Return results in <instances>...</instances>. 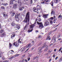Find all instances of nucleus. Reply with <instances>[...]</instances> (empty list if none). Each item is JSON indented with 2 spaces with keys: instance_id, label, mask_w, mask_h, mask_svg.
Segmentation results:
<instances>
[{
  "instance_id": "f257e3e1",
  "label": "nucleus",
  "mask_w": 62,
  "mask_h": 62,
  "mask_svg": "<svg viewBox=\"0 0 62 62\" xmlns=\"http://www.w3.org/2000/svg\"><path fill=\"white\" fill-rule=\"evenodd\" d=\"M30 19L29 12H28L26 14V16L25 19L24 21H23L24 23H27L26 24L25 27L24 28V29H25L26 28V27H27V26L29 25V20H30Z\"/></svg>"
},
{
  "instance_id": "a211bd4d",
  "label": "nucleus",
  "mask_w": 62,
  "mask_h": 62,
  "mask_svg": "<svg viewBox=\"0 0 62 62\" xmlns=\"http://www.w3.org/2000/svg\"><path fill=\"white\" fill-rule=\"evenodd\" d=\"M54 20L53 21V22L54 23H55V16H54Z\"/></svg>"
},
{
  "instance_id": "72a5a7b5",
  "label": "nucleus",
  "mask_w": 62,
  "mask_h": 62,
  "mask_svg": "<svg viewBox=\"0 0 62 62\" xmlns=\"http://www.w3.org/2000/svg\"><path fill=\"white\" fill-rule=\"evenodd\" d=\"M14 56H13L11 57L9 59H11L12 58H14Z\"/></svg>"
},
{
  "instance_id": "e2e57ef3",
  "label": "nucleus",
  "mask_w": 62,
  "mask_h": 62,
  "mask_svg": "<svg viewBox=\"0 0 62 62\" xmlns=\"http://www.w3.org/2000/svg\"><path fill=\"white\" fill-rule=\"evenodd\" d=\"M49 53H47L46 54V55H48V54H49Z\"/></svg>"
},
{
  "instance_id": "7ed1b4c3",
  "label": "nucleus",
  "mask_w": 62,
  "mask_h": 62,
  "mask_svg": "<svg viewBox=\"0 0 62 62\" xmlns=\"http://www.w3.org/2000/svg\"><path fill=\"white\" fill-rule=\"evenodd\" d=\"M34 24H35V23L33 24H32L30 25V29L28 31V32H31L32 31V30H33V27L35 26Z\"/></svg>"
},
{
  "instance_id": "ddd939ff",
  "label": "nucleus",
  "mask_w": 62,
  "mask_h": 62,
  "mask_svg": "<svg viewBox=\"0 0 62 62\" xmlns=\"http://www.w3.org/2000/svg\"><path fill=\"white\" fill-rule=\"evenodd\" d=\"M15 34H12L11 36V39H13L14 38V37H15Z\"/></svg>"
},
{
  "instance_id": "473e14b6",
  "label": "nucleus",
  "mask_w": 62,
  "mask_h": 62,
  "mask_svg": "<svg viewBox=\"0 0 62 62\" xmlns=\"http://www.w3.org/2000/svg\"><path fill=\"white\" fill-rule=\"evenodd\" d=\"M19 10H23V9H22V7H19Z\"/></svg>"
},
{
  "instance_id": "20e7f679",
  "label": "nucleus",
  "mask_w": 62,
  "mask_h": 62,
  "mask_svg": "<svg viewBox=\"0 0 62 62\" xmlns=\"http://www.w3.org/2000/svg\"><path fill=\"white\" fill-rule=\"evenodd\" d=\"M37 23L39 25V27L40 29L44 27L42 23H39V22H37Z\"/></svg>"
},
{
  "instance_id": "39448f33",
  "label": "nucleus",
  "mask_w": 62,
  "mask_h": 62,
  "mask_svg": "<svg viewBox=\"0 0 62 62\" xmlns=\"http://www.w3.org/2000/svg\"><path fill=\"white\" fill-rule=\"evenodd\" d=\"M17 4H16L13 5V8L15 9L17 8Z\"/></svg>"
},
{
  "instance_id": "09e8293b",
  "label": "nucleus",
  "mask_w": 62,
  "mask_h": 62,
  "mask_svg": "<svg viewBox=\"0 0 62 62\" xmlns=\"http://www.w3.org/2000/svg\"><path fill=\"white\" fill-rule=\"evenodd\" d=\"M5 59H6V58H5V57H3L2 59L3 60H5Z\"/></svg>"
},
{
  "instance_id": "a878e982",
  "label": "nucleus",
  "mask_w": 62,
  "mask_h": 62,
  "mask_svg": "<svg viewBox=\"0 0 62 62\" xmlns=\"http://www.w3.org/2000/svg\"><path fill=\"white\" fill-rule=\"evenodd\" d=\"M15 13L14 12L13 13H12V16L13 17V16H14V15H15Z\"/></svg>"
},
{
  "instance_id": "5fc2aeb1",
  "label": "nucleus",
  "mask_w": 62,
  "mask_h": 62,
  "mask_svg": "<svg viewBox=\"0 0 62 62\" xmlns=\"http://www.w3.org/2000/svg\"><path fill=\"white\" fill-rule=\"evenodd\" d=\"M53 57H54V58L55 57V54H54L53 55Z\"/></svg>"
},
{
  "instance_id": "9d476101",
  "label": "nucleus",
  "mask_w": 62,
  "mask_h": 62,
  "mask_svg": "<svg viewBox=\"0 0 62 62\" xmlns=\"http://www.w3.org/2000/svg\"><path fill=\"white\" fill-rule=\"evenodd\" d=\"M31 43L29 44L26 47V48H28V47H30V48L31 46Z\"/></svg>"
},
{
  "instance_id": "603ef678",
  "label": "nucleus",
  "mask_w": 62,
  "mask_h": 62,
  "mask_svg": "<svg viewBox=\"0 0 62 62\" xmlns=\"http://www.w3.org/2000/svg\"><path fill=\"white\" fill-rule=\"evenodd\" d=\"M61 17V15H59L58 16V19H59V17Z\"/></svg>"
},
{
  "instance_id": "3c124183",
  "label": "nucleus",
  "mask_w": 62,
  "mask_h": 62,
  "mask_svg": "<svg viewBox=\"0 0 62 62\" xmlns=\"http://www.w3.org/2000/svg\"><path fill=\"white\" fill-rule=\"evenodd\" d=\"M41 19L40 18H39V22H40V21H41Z\"/></svg>"
},
{
  "instance_id": "5701e85b",
  "label": "nucleus",
  "mask_w": 62,
  "mask_h": 62,
  "mask_svg": "<svg viewBox=\"0 0 62 62\" xmlns=\"http://www.w3.org/2000/svg\"><path fill=\"white\" fill-rule=\"evenodd\" d=\"M3 32H4V30H1L0 31V33H3Z\"/></svg>"
},
{
  "instance_id": "2f4dec72",
  "label": "nucleus",
  "mask_w": 62,
  "mask_h": 62,
  "mask_svg": "<svg viewBox=\"0 0 62 62\" xmlns=\"http://www.w3.org/2000/svg\"><path fill=\"white\" fill-rule=\"evenodd\" d=\"M1 9H5V7H3V6H2L1 7Z\"/></svg>"
},
{
  "instance_id": "412c9836",
  "label": "nucleus",
  "mask_w": 62,
  "mask_h": 62,
  "mask_svg": "<svg viewBox=\"0 0 62 62\" xmlns=\"http://www.w3.org/2000/svg\"><path fill=\"white\" fill-rule=\"evenodd\" d=\"M58 0H54V2L56 3H57Z\"/></svg>"
},
{
  "instance_id": "aec40b11",
  "label": "nucleus",
  "mask_w": 62,
  "mask_h": 62,
  "mask_svg": "<svg viewBox=\"0 0 62 62\" xmlns=\"http://www.w3.org/2000/svg\"><path fill=\"white\" fill-rule=\"evenodd\" d=\"M62 47H61L60 49H59V50L58 52H60V51H61L62 50Z\"/></svg>"
},
{
  "instance_id": "58836bf2",
  "label": "nucleus",
  "mask_w": 62,
  "mask_h": 62,
  "mask_svg": "<svg viewBox=\"0 0 62 62\" xmlns=\"http://www.w3.org/2000/svg\"><path fill=\"white\" fill-rule=\"evenodd\" d=\"M50 23H51V24H53V21H52V20L50 21Z\"/></svg>"
},
{
  "instance_id": "4d7b16f0",
  "label": "nucleus",
  "mask_w": 62,
  "mask_h": 62,
  "mask_svg": "<svg viewBox=\"0 0 62 62\" xmlns=\"http://www.w3.org/2000/svg\"><path fill=\"white\" fill-rule=\"evenodd\" d=\"M57 58H58V57H57L55 58V60H56L57 59Z\"/></svg>"
},
{
  "instance_id": "864d4df0",
  "label": "nucleus",
  "mask_w": 62,
  "mask_h": 62,
  "mask_svg": "<svg viewBox=\"0 0 62 62\" xmlns=\"http://www.w3.org/2000/svg\"><path fill=\"white\" fill-rule=\"evenodd\" d=\"M32 0H31V4H32Z\"/></svg>"
},
{
  "instance_id": "f03ea898",
  "label": "nucleus",
  "mask_w": 62,
  "mask_h": 62,
  "mask_svg": "<svg viewBox=\"0 0 62 62\" xmlns=\"http://www.w3.org/2000/svg\"><path fill=\"white\" fill-rule=\"evenodd\" d=\"M45 47H46V49H48V46H47V45H44V46H42L41 47H40L39 48V53H41L42 51H41V49H43V48H45Z\"/></svg>"
},
{
  "instance_id": "4c0bfd02",
  "label": "nucleus",
  "mask_w": 62,
  "mask_h": 62,
  "mask_svg": "<svg viewBox=\"0 0 62 62\" xmlns=\"http://www.w3.org/2000/svg\"><path fill=\"white\" fill-rule=\"evenodd\" d=\"M37 7L38 8H40V6L39 5H37Z\"/></svg>"
},
{
  "instance_id": "79ce46f5",
  "label": "nucleus",
  "mask_w": 62,
  "mask_h": 62,
  "mask_svg": "<svg viewBox=\"0 0 62 62\" xmlns=\"http://www.w3.org/2000/svg\"><path fill=\"white\" fill-rule=\"evenodd\" d=\"M32 43H33L32 44V46L33 45H34V41H33L32 42Z\"/></svg>"
},
{
  "instance_id": "9b49d317",
  "label": "nucleus",
  "mask_w": 62,
  "mask_h": 62,
  "mask_svg": "<svg viewBox=\"0 0 62 62\" xmlns=\"http://www.w3.org/2000/svg\"><path fill=\"white\" fill-rule=\"evenodd\" d=\"M3 16L4 17H8V15L6 13H4L3 14Z\"/></svg>"
},
{
  "instance_id": "49530a36",
  "label": "nucleus",
  "mask_w": 62,
  "mask_h": 62,
  "mask_svg": "<svg viewBox=\"0 0 62 62\" xmlns=\"http://www.w3.org/2000/svg\"><path fill=\"white\" fill-rule=\"evenodd\" d=\"M37 58H37V57H34L33 58L34 59H37Z\"/></svg>"
},
{
  "instance_id": "052dcab7",
  "label": "nucleus",
  "mask_w": 62,
  "mask_h": 62,
  "mask_svg": "<svg viewBox=\"0 0 62 62\" xmlns=\"http://www.w3.org/2000/svg\"><path fill=\"white\" fill-rule=\"evenodd\" d=\"M30 58H29L28 59V61H29V60H30Z\"/></svg>"
},
{
  "instance_id": "69168bd1",
  "label": "nucleus",
  "mask_w": 62,
  "mask_h": 62,
  "mask_svg": "<svg viewBox=\"0 0 62 62\" xmlns=\"http://www.w3.org/2000/svg\"><path fill=\"white\" fill-rule=\"evenodd\" d=\"M54 52H55V51H56V49H54Z\"/></svg>"
},
{
  "instance_id": "cd10ccee",
  "label": "nucleus",
  "mask_w": 62,
  "mask_h": 62,
  "mask_svg": "<svg viewBox=\"0 0 62 62\" xmlns=\"http://www.w3.org/2000/svg\"><path fill=\"white\" fill-rule=\"evenodd\" d=\"M20 40H21V39H19L18 40V43H21V41H20Z\"/></svg>"
},
{
  "instance_id": "dca6fc26",
  "label": "nucleus",
  "mask_w": 62,
  "mask_h": 62,
  "mask_svg": "<svg viewBox=\"0 0 62 62\" xmlns=\"http://www.w3.org/2000/svg\"><path fill=\"white\" fill-rule=\"evenodd\" d=\"M3 54V53L1 52H0V57H1L2 56V55Z\"/></svg>"
},
{
  "instance_id": "6e6552de",
  "label": "nucleus",
  "mask_w": 62,
  "mask_h": 62,
  "mask_svg": "<svg viewBox=\"0 0 62 62\" xmlns=\"http://www.w3.org/2000/svg\"><path fill=\"white\" fill-rule=\"evenodd\" d=\"M13 45H15L16 47H18L19 46V43L15 42L13 43Z\"/></svg>"
},
{
  "instance_id": "b1692460",
  "label": "nucleus",
  "mask_w": 62,
  "mask_h": 62,
  "mask_svg": "<svg viewBox=\"0 0 62 62\" xmlns=\"http://www.w3.org/2000/svg\"><path fill=\"white\" fill-rule=\"evenodd\" d=\"M15 19H16V21H19V18L18 17L16 18Z\"/></svg>"
},
{
  "instance_id": "e433bc0d",
  "label": "nucleus",
  "mask_w": 62,
  "mask_h": 62,
  "mask_svg": "<svg viewBox=\"0 0 62 62\" xmlns=\"http://www.w3.org/2000/svg\"><path fill=\"white\" fill-rule=\"evenodd\" d=\"M48 53H49V54H50L52 52V51H50V50H48Z\"/></svg>"
},
{
  "instance_id": "bb28decb",
  "label": "nucleus",
  "mask_w": 62,
  "mask_h": 62,
  "mask_svg": "<svg viewBox=\"0 0 62 62\" xmlns=\"http://www.w3.org/2000/svg\"><path fill=\"white\" fill-rule=\"evenodd\" d=\"M6 35V33L4 32L3 34H2V36H5Z\"/></svg>"
},
{
  "instance_id": "f704fd0d",
  "label": "nucleus",
  "mask_w": 62,
  "mask_h": 62,
  "mask_svg": "<svg viewBox=\"0 0 62 62\" xmlns=\"http://www.w3.org/2000/svg\"><path fill=\"white\" fill-rule=\"evenodd\" d=\"M26 1L25 0H23L22 1L23 3V4H24V2H25Z\"/></svg>"
},
{
  "instance_id": "c03bdc74",
  "label": "nucleus",
  "mask_w": 62,
  "mask_h": 62,
  "mask_svg": "<svg viewBox=\"0 0 62 62\" xmlns=\"http://www.w3.org/2000/svg\"><path fill=\"white\" fill-rule=\"evenodd\" d=\"M47 50H48V49L46 48L44 50V52H46Z\"/></svg>"
},
{
  "instance_id": "c85d7f7f",
  "label": "nucleus",
  "mask_w": 62,
  "mask_h": 62,
  "mask_svg": "<svg viewBox=\"0 0 62 62\" xmlns=\"http://www.w3.org/2000/svg\"><path fill=\"white\" fill-rule=\"evenodd\" d=\"M12 26H14L15 25V24L14 23H11Z\"/></svg>"
},
{
  "instance_id": "bf43d9fd",
  "label": "nucleus",
  "mask_w": 62,
  "mask_h": 62,
  "mask_svg": "<svg viewBox=\"0 0 62 62\" xmlns=\"http://www.w3.org/2000/svg\"><path fill=\"white\" fill-rule=\"evenodd\" d=\"M25 62H27V60L26 59L25 60Z\"/></svg>"
},
{
  "instance_id": "ea45409f",
  "label": "nucleus",
  "mask_w": 62,
  "mask_h": 62,
  "mask_svg": "<svg viewBox=\"0 0 62 62\" xmlns=\"http://www.w3.org/2000/svg\"><path fill=\"white\" fill-rule=\"evenodd\" d=\"M26 48V47H25L23 49V50H22V52L24 51H25V48Z\"/></svg>"
},
{
  "instance_id": "338daca9",
  "label": "nucleus",
  "mask_w": 62,
  "mask_h": 62,
  "mask_svg": "<svg viewBox=\"0 0 62 62\" xmlns=\"http://www.w3.org/2000/svg\"><path fill=\"white\" fill-rule=\"evenodd\" d=\"M25 55H24L23 56V57H24V56H25Z\"/></svg>"
},
{
  "instance_id": "13d9d810",
  "label": "nucleus",
  "mask_w": 62,
  "mask_h": 62,
  "mask_svg": "<svg viewBox=\"0 0 62 62\" xmlns=\"http://www.w3.org/2000/svg\"><path fill=\"white\" fill-rule=\"evenodd\" d=\"M41 44V42H40L39 43V45H40Z\"/></svg>"
},
{
  "instance_id": "4be33fe9",
  "label": "nucleus",
  "mask_w": 62,
  "mask_h": 62,
  "mask_svg": "<svg viewBox=\"0 0 62 62\" xmlns=\"http://www.w3.org/2000/svg\"><path fill=\"white\" fill-rule=\"evenodd\" d=\"M24 4L26 5H28L29 4V3L28 2H26L25 3H24Z\"/></svg>"
},
{
  "instance_id": "680f3d73",
  "label": "nucleus",
  "mask_w": 62,
  "mask_h": 62,
  "mask_svg": "<svg viewBox=\"0 0 62 62\" xmlns=\"http://www.w3.org/2000/svg\"><path fill=\"white\" fill-rule=\"evenodd\" d=\"M45 1H44L43 2H42V4H44V3H45Z\"/></svg>"
},
{
  "instance_id": "a18cd8bd",
  "label": "nucleus",
  "mask_w": 62,
  "mask_h": 62,
  "mask_svg": "<svg viewBox=\"0 0 62 62\" xmlns=\"http://www.w3.org/2000/svg\"><path fill=\"white\" fill-rule=\"evenodd\" d=\"M60 35H59L57 37V38H59V37H60Z\"/></svg>"
},
{
  "instance_id": "774afa93",
  "label": "nucleus",
  "mask_w": 62,
  "mask_h": 62,
  "mask_svg": "<svg viewBox=\"0 0 62 62\" xmlns=\"http://www.w3.org/2000/svg\"><path fill=\"white\" fill-rule=\"evenodd\" d=\"M52 60V59H50L49 60V62H51V61Z\"/></svg>"
},
{
  "instance_id": "0eeeda50",
  "label": "nucleus",
  "mask_w": 62,
  "mask_h": 62,
  "mask_svg": "<svg viewBox=\"0 0 62 62\" xmlns=\"http://www.w3.org/2000/svg\"><path fill=\"white\" fill-rule=\"evenodd\" d=\"M20 15V14H16L15 16V18H18V17L19 16V15Z\"/></svg>"
},
{
  "instance_id": "6ab92c4d",
  "label": "nucleus",
  "mask_w": 62,
  "mask_h": 62,
  "mask_svg": "<svg viewBox=\"0 0 62 62\" xmlns=\"http://www.w3.org/2000/svg\"><path fill=\"white\" fill-rule=\"evenodd\" d=\"M46 39H48V40H50V39H51L50 38V36H48L47 37Z\"/></svg>"
},
{
  "instance_id": "de8ad7c7",
  "label": "nucleus",
  "mask_w": 62,
  "mask_h": 62,
  "mask_svg": "<svg viewBox=\"0 0 62 62\" xmlns=\"http://www.w3.org/2000/svg\"><path fill=\"white\" fill-rule=\"evenodd\" d=\"M8 61H8L5 60V61H3V62H8Z\"/></svg>"
},
{
  "instance_id": "1a4fd4ad",
  "label": "nucleus",
  "mask_w": 62,
  "mask_h": 62,
  "mask_svg": "<svg viewBox=\"0 0 62 62\" xmlns=\"http://www.w3.org/2000/svg\"><path fill=\"white\" fill-rule=\"evenodd\" d=\"M36 8H34L33 9V10L35 12H37V11H38V10H37V9H36Z\"/></svg>"
},
{
  "instance_id": "c756f323",
  "label": "nucleus",
  "mask_w": 62,
  "mask_h": 62,
  "mask_svg": "<svg viewBox=\"0 0 62 62\" xmlns=\"http://www.w3.org/2000/svg\"><path fill=\"white\" fill-rule=\"evenodd\" d=\"M9 46L10 48H11V47L12 46V45L11 43H10L9 44Z\"/></svg>"
},
{
  "instance_id": "f8f14e48",
  "label": "nucleus",
  "mask_w": 62,
  "mask_h": 62,
  "mask_svg": "<svg viewBox=\"0 0 62 62\" xmlns=\"http://www.w3.org/2000/svg\"><path fill=\"white\" fill-rule=\"evenodd\" d=\"M45 23L46 25L48 26L49 25V22H46Z\"/></svg>"
},
{
  "instance_id": "c9c22d12",
  "label": "nucleus",
  "mask_w": 62,
  "mask_h": 62,
  "mask_svg": "<svg viewBox=\"0 0 62 62\" xmlns=\"http://www.w3.org/2000/svg\"><path fill=\"white\" fill-rule=\"evenodd\" d=\"M54 19V18L53 17H51L50 18V20H53Z\"/></svg>"
},
{
  "instance_id": "4468645a",
  "label": "nucleus",
  "mask_w": 62,
  "mask_h": 62,
  "mask_svg": "<svg viewBox=\"0 0 62 62\" xmlns=\"http://www.w3.org/2000/svg\"><path fill=\"white\" fill-rule=\"evenodd\" d=\"M16 27L18 29H19L20 28V26L17 25L16 26Z\"/></svg>"
},
{
  "instance_id": "393cba45",
  "label": "nucleus",
  "mask_w": 62,
  "mask_h": 62,
  "mask_svg": "<svg viewBox=\"0 0 62 62\" xmlns=\"http://www.w3.org/2000/svg\"><path fill=\"white\" fill-rule=\"evenodd\" d=\"M19 55V54H16V55L14 56V57H16V56H18Z\"/></svg>"
},
{
  "instance_id": "7c9ffc66",
  "label": "nucleus",
  "mask_w": 62,
  "mask_h": 62,
  "mask_svg": "<svg viewBox=\"0 0 62 62\" xmlns=\"http://www.w3.org/2000/svg\"><path fill=\"white\" fill-rule=\"evenodd\" d=\"M61 61H62V57H61L60 59V60L59 61V62H61Z\"/></svg>"
},
{
  "instance_id": "8fccbe9b",
  "label": "nucleus",
  "mask_w": 62,
  "mask_h": 62,
  "mask_svg": "<svg viewBox=\"0 0 62 62\" xmlns=\"http://www.w3.org/2000/svg\"><path fill=\"white\" fill-rule=\"evenodd\" d=\"M18 4H21V2L20 1H18Z\"/></svg>"
},
{
  "instance_id": "37998d69",
  "label": "nucleus",
  "mask_w": 62,
  "mask_h": 62,
  "mask_svg": "<svg viewBox=\"0 0 62 62\" xmlns=\"http://www.w3.org/2000/svg\"><path fill=\"white\" fill-rule=\"evenodd\" d=\"M21 61L22 62H24V59H23V60H21Z\"/></svg>"
},
{
  "instance_id": "a19ab883",
  "label": "nucleus",
  "mask_w": 62,
  "mask_h": 62,
  "mask_svg": "<svg viewBox=\"0 0 62 62\" xmlns=\"http://www.w3.org/2000/svg\"><path fill=\"white\" fill-rule=\"evenodd\" d=\"M51 5L52 6H53V1H52L51 3Z\"/></svg>"
},
{
  "instance_id": "2eb2a0df",
  "label": "nucleus",
  "mask_w": 62,
  "mask_h": 62,
  "mask_svg": "<svg viewBox=\"0 0 62 62\" xmlns=\"http://www.w3.org/2000/svg\"><path fill=\"white\" fill-rule=\"evenodd\" d=\"M14 1H13V0H11V1H10V4H13V2Z\"/></svg>"
},
{
  "instance_id": "0e129e2a",
  "label": "nucleus",
  "mask_w": 62,
  "mask_h": 62,
  "mask_svg": "<svg viewBox=\"0 0 62 62\" xmlns=\"http://www.w3.org/2000/svg\"><path fill=\"white\" fill-rule=\"evenodd\" d=\"M35 32L37 33V32H38V30H37L35 31Z\"/></svg>"
},
{
  "instance_id": "423d86ee",
  "label": "nucleus",
  "mask_w": 62,
  "mask_h": 62,
  "mask_svg": "<svg viewBox=\"0 0 62 62\" xmlns=\"http://www.w3.org/2000/svg\"><path fill=\"white\" fill-rule=\"evenodd\" d=\"M49 15L48 14L47 15H43V17L44 18H47V16Z\"/></svg>"
},
{
  "instance_id": "6e6d98bb",
  "label": "nucleus",
  "mask_w": 62,
  "mask_h": 62,
  "mask_svg": "<svg viewBox=\"0 0 62 62\" xmlns=\"http://www.w3.org/2000/svg\"><path fill=\"white\" fill-rule=\"evenodd\" d=\"M40 37H41V35H39V37H38V38H40Z\"/></svg>"
},
{
  "instance_id": "f3484780",
  "label": "nucleus",
  "mask_w": 62,
  "mask_h": 62,
  "mask_svg": "<svg viewBox=\"0 0 62 62\" xmlns=\"http://www.w3.org/2000/svg\"><path fill=\"white\" fill-rule=\"evenodd\" d=\"M54 11H52L51 12V14H53V15H54Z\"/></svg>"
}]
</instances>
